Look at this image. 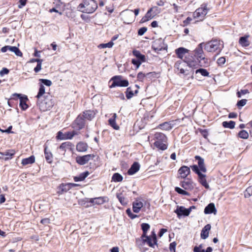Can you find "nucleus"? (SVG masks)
I'll use <instances>...</instances> for the list:
<instances>
[{"label":"nucleus","instance_id":"de8ad7c7","mask_svg":"<svg viewBox=\"0 0 252 252\" xmlns=\"http://www.w3.org/2000/svg\"><path fill=\"white\" fill-rule=\"evenodd\" d=\"M35 61L37 62V64L34 68V71L35 72H38L41 69V61L39 59H35Z\"/></svg>","mask_w":252,"mask_h":252},{"label":"nucleus","instance_id":"f257e3e1","mask_svg":"<svg viewBox=\"0 0 252 252\" xmlns=\"http://www.w3.org/2000/svg\"><path fill=\"white\" fill-rule=\"evenodd\" d=\"M203 45L204 43H200L193 51V53L191 54L193 61L195 62L194 66H191V67L196 68L198 65L201 66L208 65V59L205 57L203 50Z\"/></svg>","mask_w":252,"mask_h":252},{"label":"nucleus","instance_id":"79ce46f5","mask_svg":"<svg viewBox=\"0 0 252 252\" xmlns=\"http://www.w3.org/2000/svg\"><path fill=\"white\" fill-rule=\"evenodd\" d=\"M149 236L151 237L150 239L151 240V242H152L153 244H154V247L155 245H157V235L155 231L153 230L152 232L151 235H150Z\"/></svg>","mask_w":252,"mask_h":252},{"label":"nucleus","instance_id":"72a5a7b5","mask_svg":"<svg viewBox=\"0 0 252 252\" xmlns=\"http://www.w3.org/2000/svg\"><path fill=\"white\" fill-rule=\"evenodd\" d=\"M9 51L13 52L15 54L19 57L22 56V53L20 51L19 48L16 46H9Z\"/></svg>","mask_w":252,"mask_h":252},{"label":"nucleus","instance_id":"3c124183","mask_svg":"<svg viewBox=\"0 0 252 252\" xmlns=\"http://www.w3.org/2000/svg\"><path fill=\"white\" fill-rule=\"evenodd\" d=\"M247 102V100L246 99H241L238 101L237 103V106L240 109L243 106H245Z\"/></svg>","mask_w":252,"mask_h":252},{"label":"nucleus","instance_id":"774afa93","mask_svg":"<svg viewBox=\"0 0 252 252\" xmlns=\"http://www.w3.org/2000/svg\"><path fill=\"white\" fill-rule=\"evenodd\" d=\"M193 252H205V250H201V249L198 247L195 246L193 248Z\"/></svg>","mask_w":252,"mask_h":252},{"label":"nucleus","instance_id":"7c9ffc66","mask_svg":"<svg viewBox=\"0 0 252 252\" xmlns=\"http://www.w3.org/2000/svg\"><path fill=\"white\" fill-rule=\"evenodd\" d=\"M89 175V172L88 171H86L81 173L79 176L75 177L74 178V180L75 182L82 181H83Z\"/></svg>","mask_w":252,"mask_h":252},{"label":"nucleus","instance_id":"58836bf2","mask_svg":"<svg viewBox=\"0 0 252 252\" xmlns=\"http://www.w3.org/2000/svg\"><path fill=\"white\" fill-rule=\"evenodd\" d=\"M238 136L242 139H247L249 137V133L245 130H241L238 134Z\"/></svg>","mask_w":252,"mask_h":252},{"label":"nucleus","instance_id":"603ef678","mask_svg":"<svg viewBox=\"0 0 252 252\" xmlns=\"http://www.w3.org/2000/svg\"><path fill=\"white\" fill-rule=\"evenodd\" d=\"M198 167H199L196 165H193L191 166L192 171L196 173L198 176L200 174H202V173L200 172V169H199Z\"/></svg>","mask_w":252,"mask_h":252},{"label":"nucleus","instance_id":"7ed1b4c3","mask_svg":"<svg viewBox=\"0 0 252 252\" xmlns=\"http://www.w3.org/2000/svg\"><path fill=\"white\" fill-rule=\"evenodd\" d=\"M98 4L95 0H83L78 6L79 11L83 13L91 14L97 8Z\"/></svg>","mask_w":252,"mask_h":252},{"label":"nucleus","instance_id":"473e14b6","mask_svg":"<svg viewBox=\"0 0 252 252\" xmlns=\"http://www.w3.org/2000/svg\"><path fill=\"white\" fill-rule=\"evenodd\" d=\"M45 157L47 161L51 163L52 161V154L51 152L48 151V148L46 146L44 147Z\"/></svg>","mask_w":252,"mask_h":252},{"label":"nucleus","instance_id":"2f4dec72","mask_svg":"<svg viewBox=\"0 0 252 252\" xmlns=\"http://www.w3.org/2000/svg\"><path fill=\"white\" fill-rule=\"evenodd\" d=\"M133 55L136 57L137 60L145 62V56L144 55L141 54V53L138 50H133L132 52Z\"/></svg>","mask_w":252,"mask_h":252},{"label":"nucleus","instance_id":"4be33fe9","mask_svg":"<svg viewBox=\"0 0 252 252\" xmlns=\"http://www.w3.org/2000/svg\"><path fill=\"white\" fill-rule=\"evenodd\" d=\"M106 197H99L94 198H91L89 202L93 204H102L106 201Z\"/></svg>","mask_w":252,"mask_h":252},{"label":"nucleus","instance_id":"a19ab883","mask_svg":"<svg viewBox=\"0 0 252 252\" xmlns=\"http://www.w3.org/2000/svg\"><path fill=\"white\" fill-rule=\"evenodd\" d=\"M200 73L202 76H208L209 73L208 72V71L204 68H199L198 69H197L195 71V73Z\"/></svg>","mask_w":252,"mask_h":252},{"label":"nucleus","instance_id":"6e6552de","mask_svg":"<svg viewBox=\"0 0 252 252\" xmlns=\"http://www.w3.org/2000/svg\"><path fill=\"white\" fill-rule=\"evenodd\" d=\"M95 156L94 154H89L83 156H77L76 158V161L80 165H84L89 161L93 159Z\"/></svg>","mask_w":252,"mask_h":252},{"label":"nucleus","instance_id":"6e6d98bb","mask_svg":"<svg viewBox=\"0 0 252 252\" xmlns=\"http://www.w3.org/2000/svg\"><path fill=\"white\" fill-rule=\"evenodd\" d=\"M142 62H143L139 60H137L136 59H133L132 60V63L136 66V68H138L140 66Z\"/></svg>","mask_w":252,"mask_h":252},{"label":"nucleus","instance_id":"f03ea898","mask_svg":"<svg viewBox=\"0 0 252 252\" xmlns=\"http://www.w3.org/2000/svg\"><path fill=\"white\" fill-rule=\"evenodd\" d=\"M175 53L178 58L187 63L189 67L194 66L195 62L193 61L192 55L189 53L188 49L184 47H179L175 50Z\"/></svg>","mask_w":252,"mask_h":252},{"label":"nucleus","instance_id":"f704fd0d","mask_svg":"<svg viewBox=\"0 0 252 252\" xmlns=\"http://www.w3.org/2000/svg\"><path fill=\"white\" fill-rule=\"evenodd\" d=\"M222 125L224 127L232 129L235 127V123L232 121H230L229 122L224 121L222 122Z\"/></svg>","mask_w":252,"mask_h":252},{"label":"nucleus","instance_id":"f8f14e48","mask_svg":"<svg viewBox=\"0 0 252 252\" xmlns=\"http://www.w3.org/2000/svg\"><path fill=\"white\" fill-rule=\"evenodd\" d=\"M174 212L177 214L179 218L182 215L188 216L190 213V209H186L183 206L178 207Z\"/></svg>","mask_w":252,"mask_h":252},{"label":"nucleus","instance_id":"864d4df0","mask_svg":"<svg viewBox=\"0 0 252 252\" xmlns=\"http://www.w3.org/2000/svg\"><path fill=\"white\" fill-rule=\"evenodd\" d=\"M126 213L128 216L131 219H134L137 217V216L136 215H134L131 212V211L130 209H126Z\"/></svg>","mask_w":252,"mask_h":252},{"label":"nucleus","instance_id":"f3484780","mask_svg":"<svg viewBox=\"0 0 252 252\" xmlns=\"http://www.w3.org/2000/svg\"><path fill=\"white\" fill-rule=\"evenodd\" d=\"M211 226L210 224L206 225L202 229L201 232V238L203 239H207L209 236V231L211 229Z\"/></svg>","mask_w":252,"mask_h":252},{"label":"nucleus","instance_id":"680f3d73","mask_svg":"<svg viewBox=\"0 0 252 252\" xmlns=\"http://www.w3.org/2000/svg\"><path fill=\"white\" fill-rule=\"evenodd\" d=\"M9 72V70L6 68H3L2 70L0 71V75L2 76L4 74H7Z\"/></svg>","mask_w":252,"mask_h":252},{"label":"nucleus","instance_id":"8fccbe9b","mask_svg":"<svg viewBox=\"0 0 252 252\" xmlns=\"http://www.w3.org/2000/svg\"><path fill=\"white\" fill-rule=\"evenodd\" d=\"M39 82H41L43 85H45L47 86H50L52 85V82L50 80L45 79H40L39 80Z\"/></svg>","mask_w":252,"mask_h":252},{"label":"nucleus","instance_id":"6ab92c4d","mask_svg":"<svg viewBox=\"0 0 252 252\" xmlns=\"http://www.w3.org/2000/svg\"><path fill=\"white\" fill-rule=\"evenodd\" d=\"M180 185L185 189H191L193 188L192 181L188 179L186 181H182Z\"/></svg>","mask_w":252,"mask_h":252},{"label":"nucleus","instance_id":"9b49d317","mask_svg":"<svg viewBox=\"0 0 252 252\" xmlns=\"http://www.w3.org/2000/svg\"><path fill=\"white\" fill-rule=\"evenodd\" d=\"M145 244H147L150 247L154 248V244L150 242L148 238L146 239L139 238L136 240V245L139 248L142 247Z\"/></svg>","mask_w":252,"mask_h":252},{"label":"nucleus","instance_id":"9d476101","mask_svg":"<svg viewBox=\"0 0 252 252\" xmlns=\"http://www.w3.org/2000/svg\"><path fill=\"white\" fill-rule=\"evenodd\" d=\"M13 96H15L20 99V106L22 110H25L28 108V106L26 103L28 98L26 95L22 96L21 94L15 93L13 94ZM13 98L14 99L15 98L13 97Z\"/></svg>","mask_w":252,"mask_h":252},{"label":"nucleus","instance_id":"39448f33","mask_svg":"<svg viewBox=\"0 0 252 252\" xmlns=\"http://www.w3.org/2000/svg\"><path fill=\"white\" fill-rule=\"evenodd\" d=\"M155 146L159 150H165L167 148V138L161 132H156L154 134Z\"/></svg>","mask_w":252,"mask_h":252},{"label":"nucleus","instance_id":"4c0bfd02","mask_svg":"<svg viewBox=\"0 0 252 252\" xmlns=\"http://www.w3.org/2000/svg\"><path fill=\"white\" fill-rule=\"evenodd\" d=\"M76 134V132L74 130L65 132L64 133V139H71Z\"/></svg>","mask_w":252,"mask_h":252},{"label":"nucleus","instance_id":"cd10ccee","mask_svg":"<svg viewBox=\"0 0 252 252\" xmlns=\"http://www.w3.org/2000/svg\"><path fill=\"white\" fill-rule=\"evenodd\" d=\"M173 126V125L172 124V122H164L162 124H160L158 126V127L162 130H170Z\"/></svg>","mask_w":252,"mask_h":252},{"label":"nucleus","instance_id":"1a4fd4ad","mask_svg":"<svg viewBox=\"0 0 252 252\" xmlns=\"http://www.w3.org/2000/svg\"><path fill=\"white\" fill-rule=\"evenodd\" d=\"M166 45L164 44V40L161 38L155 40L153 44L152 48L155 51H161L164 49Z\"/></svg>","mask_w":252,"mask_h":252},{"label":"nucleus","instance_id":"e2e57ef3","mask_svg":"<svg viewBox=\"0 0 252 252\" xmlns=\"http://www.w3.org/2000/svg\"><path fill=\"white\" fill-rule=\"evenodd\" d=\"M56 139L57 140L63 139V133L61 131H60L58 132L57 135L56 136Z\"/></svg>","mask_w":252,"mask_h":252},{"label":"nucleus","instance_id":"c9c22d12","mask_svg":"<svg viewBox=\"0 0 252 252\" xmlns=\"http://www.w3.org/2000/svg\"><path fill=\"white\" fill-rule=\"evenodd\" d=\"M15 153V151L13 150H8L4 152V156L5 157L4 158V160H7L12 158V156L14 155Z\"/></svg>","mask_w":252,"mask_h":252},{"label":"nucleus","instance_id":"4468645a","mask_svg":"<svg viewBox=\"0 0 252 252\" xmlns=\"http://www.w3.org/2000/svg\"><path fill=\"white\" fill-rule=\"evenodd\" d=\"M143 206V203L139 200H135L132 203V209L134 213H138Z\"/></svg>","mask_w":252,"mask_h":252},{"label":"nucleus","instance_id":"a18cd8bd","mask_svg":"<svg viewBox=\"0 0 252 252\" xmlns=\"http://www.w3.org/2000/svg\"><path fill=\"white\" fill-rule=\"evenodd\" d=\"M175 190L176 192H177L178 193L185 195H189V193L186 191L185 190L179 188V187H176L175 189Z\"/></svg>","mask_w":252,"mask_h":252},{"label":"nucleus","instance_id":"ddd939ff","mask_svg":"<svg viewBox=\"0 0 252 252\" xmlns=\"http://www.w3.org/2000/svg\"><path fill=\"white\" fill-rule=\"evenodd\" d=\"M190 168L186 166H183L178 170L180 177L183 179L186 178L190 173Z\"/></svg>","mask_w":252,"mask_h":252},{"label":"nucleus","instance_id":"bf43d9fd","mask_svg":"<svg viewBox=\"0 0 252 252\" xmlns=\"http://www.w3.org/2000/svg\"><path fill=\"white\" fill-rule=\"evenodd\" d=\"M176 246V243L175 242H173L170 244L169 245V249L171 252L174 251V252H175V248Z\"/></svg>","mask_w":252,"mask_h":252},{"label":"nucleus","instance_id":"e433bc0d","mask_svg":"<svg viewBox=\"0 0 252 252\" xmlns=\"http://www.w3.org/2000/svg\"><path fill=\"white\" fill-rule=\"evenodd\" d=\"M123 179V176L118 173H114L112 177V180L117 182H121L122 181Z\"/></svg>","mask_w":252,"mask_h":252},{"label":"nucleus","instance_id":"bb28decb","mask_svg":"<svg viewBox=\"0 0 252 252\" xmlns=\"http://www.w3.org/2000/svg\"><path fill=\"white\" fill-rule=\"evenodd\" d=\"M249 36L245 35L240 38L239 43L242 46L246 47L250 45V42L248 39Z\"/></svg>","mask_w":252,"mask_h":252},{"label":"nucleus","instance_id":"0e129e2a","mask_svg":"<svg viewBox=\"0 0 252 252\" xmlns=\"http://www.w3.org/2000/svg\"><path fill=\"white\" fill-rule=\"evenodd\" d=\"M27 0H19V2L20 4L18 5V7L19 8H22L26 4Z\"/></svg>","mask_w":252,"mask_h":252},{"label":"nucleus","instance_id":"49530a36","mask_svg":"<svg viewBox=\"0 0 252 252\" xmlns=\"http://www.w3.org/2000/svg\"><path fill=\"white\" fill-rule=\"evenodd\" d=\"M44 93H45V87H44V86L42 84H41L40 86L39 92L38 93V94L36 95V97L38 98H40Z\"/></svg>","mask_w":252,"mask_h":252},{"label":"nucleus","instance_id":"c03bdc74","mask_svg":"<svg viewBox=\"0 0 252 252\" xmlns=\"http://www.w3.org/2000/svg\"><path fill=\"white\" fill-rule=\"evenodd\" d=\"M244 194L245 198H249L252 195V187H248L244 191Z\"/></svg>","mask_w":252,"mask_h":252},{"label":"nucleus","instance_id":"c756f323","mask_svg":"<svg viewBox=\"0 0 252 252\" xmlns=\"http://www.w3.org/2000/svg\"><path fill=\"white\" fill-rule=\"evenodd\" d=\"M35 161L34 157L32 156L28 158H24L22 160L21 163L23 165H26L30 164H32Z\"/></svg>","mask_w":252,"mask_h":252},{"label":"nucleus","instance_id":"393cba45","mask_svg":"<svg viewBox=\"0 0 252 252\" xmlns=\"http://www.w3.org/2000/svg\"><path fill=\"white\" fill-rule=\"evenodd\" d=\"M117 118V115L116 113L113 114L112 118H110L108 120L109 124L114 129L116 130H118L120 128V127L118 125H117L116 123V119Z\"/></svg>","mask_w":252,"mask_h":252},{"label":"nucleus","instance_id":"338daca9","mask_svg":"<svg viewBox=\"0 0 252 252\" xmlns=\"http://www.w3.org/2000/svg\"><path fill=\"white\" fill-rule=\"evenodd\" d=\"M182 64V62L181 61H177L176 62V63H175V65H174V67L177 69L178 70H179V69H180V65Z\"/></svg>","mask_w":252,"mask_h":252},{"label":"nucleus","instance_id":"69168bd1","mask_svg":"<svg viewBox=\"0 0 252 252\" xmlns=\"http://www.w3.org/2000/svg\"><path fill=\"white\" fill-rule=\"evenodd\" d=\"M147 232H143V234L140 238L143 239H146L147 238H148L149 239V241L151 242V240L150 239L151 237L147 235Z\"/></svg>","mask_w":252,"mask_h":252},{"label":"nucleus","instance_id":"09e8293b","mask_svg":"<svg viewBox=\"0 0 252 252\" xmlns=\"http://www.w3.org/2000/svg\"><path fill=\"white\" fill-rule=\"evenodd\" d=\"M79 185L74 183H69L64 185V191H67L69 190L70 188H74L78 186Z\"/></svg>","mask_w":252,"mask_h":252},{"label":"nucleus","instance_id":"4d7b16f0","mask_svg":"<svg viewBox=\"0 0 252 252\" xmlns=\"http://www.w3.org/2000/svg\"><path fill=\"white\" fill-rule=\"evenodd\" d=\"M226 62L225 58L224 57H220L217 60V63L220 66L223 65Z\"/></svg>","mask_w":252,"mask_h":252},{"label":"nucleus","instance_id":"0eeeda50","mask_svg":"<svg viewBox=\"0 0 252 252\" xmlns=\"http://www.w3.org/2000/svg\"><path fill=\"white\" fill-rule=\"evenodd\" d=\"M111 80L113 81L110 88H112L116 86L118 87H127L128 86V81L127 80H123L121 76H115L112 77Z\"/></svg>","mask_w":252,"mask_h":252},{"label":"nucleus","instance_id":"052dcab7","mask_svg":"<svg viewBox=\"0 0 252 252\" xmlns=\"http://www.w3.org/2000/svg\"><path fill=\"white\" fill-rule=\"evenodd\" d=\"M146 76V75L143 74L142 72H140L138 73L137 74V79L139 81H142L144 78Z\"/></svg>","mask_w":252,"mask_h":252},{"label":"nucleus","instance_id":"20e7f679","mask_svg":"<svg viewBox=\"0 0 252 252\" xmlns=\"http://www.w3.org/2000/svg\"><path fill=\"white\" fill-rule=\"evenodd\" d=\"M204 44L205 50L209 52L218 51L220 53L223 48V42L217 39H213Z\"/></svg>","mask_w":252,"mask_h":252},{"label":"nucleus","instance_id":"423d86ee","mask_svg":"<svg viewBox=\"0 0 252 252\" xmlns=\"http://www.w3.org/2000/svg\"><path fill=\"white\" fill-rule=\"evenodd\" d=\"M209 9L206 3L201 4L200 7L197 8L193 13L194 18L198 19L202 21L208 13Z\"/></svg>","mask_w":252,"mask_h":252},{"label":"nucleus","instance_id":"a211bd4d","mask_svg":"<svg viewBox=\"0 0 252 252\" xmlns=\"http://www.w3.org/2000/svg\"><path fill=\"white\" fill-rule=\"evenodd\" d=\"M195 158L198 161V165L200 171L206 172L207 169L204 164V159L199 156H196Z\"/></svg>","mask_w":252,"mask_h":252},{"label":"nucleus","instance_id":"dca6fc26","mask_svg":"<svg viewBox=\"0 0 252 252\" xmlns=\"http://www.w3.org/2000/svg\"><path fill=\"white\" fill-rule=\"evenodd\" d=\"M204 213L206 214H210L213 213L216 215L217 213V210L216 209L215 204L213 203L209 204L204 209Z\"/></svg>","mask_w":252,"mask_h":252},{"label":"nucleus","instance_id":"412c9836","mask_svg":"<svg viewBox=\"0 0 252 252\" xmlns=\"http://www.w3.org/2000/svg\"><path fill=\"white\" fill-rule=\"evenodd\" d=\"M139 164L137 162H135L132 164L131 167L128 169L127 173L128 175H133L136 173L139 170Z\"/></svg>","mask_w":252,"mask_h":252},{"label":"nucleus","instance_id":"ea45409f","mask_svg":"<svg viewBox=\"0 0 252 252\" xmlns=\"http://www.w3.org/2000/svg\"><path fill=\"white\" fill-rule=\"evenodd\" d=\"M117 197L123 205H125L127 204L126 199L122 195L121 193L117 194Z\"/></svg>","mask_w":252,"mask_h":252},{"label":"nucleus","instance_id":"aec40b11","mask_svg":"<svg viewBox=\"0 0 252 252\" xmlns=\"http://www.w3.org/2000/svg\"><path fill=\"white\" fill-rule=\"evenodd\" d=\"M82 115L85 120L91 121L94 117L95 113L92 110H89L83 112Z\"/></svg>","mask_w":252,"mask_h":252},{"label":"nucleus","instance_id":"b1692460","mask_svg":"<svg viewBox=\"0 0 252 252\" xmlns=\"http://www.w3.org/2000/svg\"><path fill=\"white\" fill-rule=\"evenodd\" d=\"M88 148V144L83 142H80L76 145V150L79 152H85L87 151Z\"/></svg>","mask_w":252,"mask_h":252},{"label":"nucleus","instance_id":"5fc2aeb1","mask_svg":"<svg viewBox=\"0 0 252 252\" xmlns=\"http://www.w3.org/2000/svg\"><path fill=\"white\" fill-rule=\"evenodd\" d=\"M150 227L148 223H143L141 224V228L143 232H147Z\"/></svg>","mask_w":252,"mask_h":252},{"label":"nucleus","instance_id":"2eb2a0df","mask_svg":"<svg viewBox=\"0 0 252 252\" xmlns=\"http://www.w3.org/2000/svg\"><path fill=\"white\" fill-rule=\"evenodd\" d=\"M75 124L77 125V127L80 129L85 126V120L81 114L79 115L76 119Z\"/></svg>","mask_w":252,"mask_h":252},{"label":"nucleus","instance_id":"5701e85b","mask_svg":"<svg viewBox=\"0 0 252 252\" xmlns=\"http://www.w3.org/2000/svg\"><path fill=\"white\" fill-rule=\"evenodd\" d=\"M198 176V181L206 189H209V185L207 182L206 179V175L203 174H200Z\"/></svg>","mask_w":252,"mask_h":252},{"label":"nucleus","instance_id":"c85d7f7f","mask_svg":"<svg viewBox=\"0 0 252 252\" xmlns=\"http://www.w3.org/2000/svg\"><path fill=\"white\" fill-rule=\"evenodd\" d=\"M138 91L137 89L135 90L134 91V94H135L138 93ZM126 93V97L127 99H130L131 97H132L134 95V91L132 90V88L131 87H129L127 88Z\"/></svg>","mask_w":252,"mask_h":252},{"label":"nucleus","instance_id":"13d9d810","mask_svg":"<svg viewBox=\"0 0 252 252\" xmlns=\"http://www.w3.org/2000/svg\"><path fill=\"white\" fill-rule=\"evenodd\" d=\"M147 31V28L146 27H142L139 29L138 31V34L139 35H143Z\"/></svg>","mask_w":252,"mask_h":252},{"label":"nucleus","instance_id":"a878e982","mask_svg":"<svg viewBox=\"0 0 252 252\" xmlns=\"http://www.w3.org/2000/svg\"><path fill=\"white\" fill-rule=\"evenodd\" d=\"M153 8H154V7L150 8L147 11L145 16L144 17H143L141 20L142 23L147 22V21H149V20L153 19L154 17V16H155V14L152 15L151 14V12L153 11Z\"/></svg>","mask_w":252,"mask_h":252},{"label":"nucleus","instance_id":"37998d69","mask_svg":"<svg viewBox=\"0 0 252 252\" xmlns=\"http://www.w3.org/2000/svg\"><path fill=\"white\" fill-rule=\"evenodd\" d=\"M114 45L112 41L109 42L107 43L100 44L98 45V47L99 48H111Z\"/></svg>","mask_w":252,"mask_h":252}]
</instances>
